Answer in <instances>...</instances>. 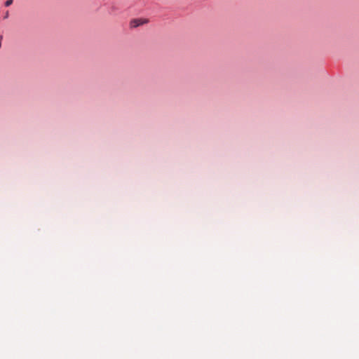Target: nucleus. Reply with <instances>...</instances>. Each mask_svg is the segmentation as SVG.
<instances>
[{
  "mask_svg": "<svg viewBox=\"0 0 359 359\" xmlns=\"http://www.w3.org/2000/svg\"><path fill=\"white\" fill-rule=\"evenodd\" d=\"M148 22V20L147 19H142V18H137V19H133L130 22V27L131 28H136L140 25H142L144 24H146Z\"/></svg>",
  "mask_w": 359,
  "mask_h": 359,
  "instance_id": "obj_1",
  "label": "nucleus"
},
{
  "mask_svg": "<svg viewBox=\"0 0 359 359\" xmlns=\"http://www.w3.org/2000/svg\"><path fill=\"white\" fill-rule=\"evenodd\" d=\"M13 3V0H7L6 2H5V6H9L12 4Z\"/></svg>",
  "mask_w": 359,
  "mask_h": 359,
  "instance_id": "obj_2",
  "label": "nucleus"
},
{
  "mask_svg": "<svg viewBox=\"0 0 359 359\" xmlns=\"http://www.w3.org/2000/svg\"><path fill=\"white\" fill-rule=\"evenodd\" d=\"M8 17V11H7L5 14L4 18H7Z\"/></svg>",
  "mask_w": 359,
  "mask_h": 359,
  "instance_id": "obj_3",
  "label": "nucleus"
}]
</instances>
